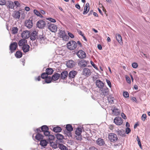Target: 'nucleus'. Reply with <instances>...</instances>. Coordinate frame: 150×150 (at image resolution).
<instances>
[{"label": "nucleus", "mask_w": 150, "mask_h": 150, "mask_svg": "<svg viewBox=\"0 0 150 150\" xmlns=\"http://www.w3.org/2000/svg\"><path fill=\"white\" fill-rule=\"evenodd\" d=\"M33 12L34 13L38 16H40V17L42 16V15H41L40 13L37 10H34Z\"/></svg>", "instance_id": "a18cd8bd"}, {"label": "nucleus", "mask_w": 150, "mask_h": 150, "mask_svg": "<svg viewBox=\"0 0 150 150\" xmlns=\"http://www.w3.org/2000/svg\"><path fill=\"white\" fill-rule=\"evenodd\" d=\"M48 75L46 73H43L41 75V77L42 79H46L48 77Z\"/></svg>", "instance_id": "49530a36"}, {"label": "nucleus", "mask_w": 150, "mask_h": 150, "mask_svg": "<svg viewBox=\"0 0 150 150\" xmlns=\"http://www.w3.org/2000/svg\"><path fill=\"white\" fill-rule=\"evenodd\" d=\"M58 147L61 150H68L67 148L62 144H59Z\"/></svg>", "instance_id": "2f4dec72"}, {"label": "nucleus", "mask_w": 150, "mask_h": 150, "mask_svg": "<svg viewBox=\"0 0 150 150\" xmlns=\"http://www.w3.org/2000/svg\"><path fill=\"white\" fill-rule=\"evenodd\" d=\"M97 144L99 146L103 145L105 144V142L103 139L99 138L96 141Z\"/></svg>", "instance_id": "aec40b11"}, {"label": "nucleus", "mask_w": 150, "mask_h": 150, "mask_svg": "<svg viewBox=\"0 0 150 150\" xmlns=\"http://www.w3.org/2000/svg\"><path fill=\"white\" fill-rule=\"evenodd\" d=\"M50 146L54 149H56L58 147L57 144L55 142L50 141Z\"/></svg>", "instance_id": "c85d7f7f"}, {"label": "nucleus", "mask_w": 150, "mask_h": 150, "mask_svg": "<svg viewBox=\"0 0 150 150\" xmlns=\"http://www.w3.org/2000/svg\"><path fill=\"white\" fill-rule=\"evenodd\" d=\"M100 95L104 97L107 96L108 93L109 91L108 88L106 87H104L100 89Z\"/></svg>", "instance_id": "7ed1b4c3"}, {"label": "nucleus", "mask_w": 150, "mask_h": 150, "mask_svg": "<svg viewBox=\"0 0 150 150\" xmlns=\"http://www.w3.org/2000/svg\"><path fill=\"white\" fill-rule=\"evenodd\" d=\"M91 63L92 65L93 66V67L96 69H97V67L94 64L93 62L92 61H91Z\"/></svg>", "instance_id": "4d7b16f0"}, {"label": "nucleus", "mask_w": 150, "mask_h": 150, "mask_svg": "<svg viewBox=\"0 0 150 150\" xmlns=\"http://www.w3.org/2000/svg\"><path fill=\"white\" fill-rule=\"evenodd\" d=\"M98 48L100 50H101L102 49V47L101 45H100L99 44L98 45Z\"/></svg>", "instance_id": "338daca9"}, {"label": "nucleus", "mask_w": 150, "mask_h": 150, "mask_svg": "<svg viewBox=\"0 0 150 150\" xmlns=\"http://www.w3.org/2000/svg\"><path fill=\"white\" fill-rule=\"evenodd\" d=\"M132 66L133 68H136L138 67V64L136 63H134L132 64Z\"/></svg>", "instance_id": "5fc2aeb1"}, {"label": "nucleus", "mask_w": 150, "mask_h": 150, "mask_svg": "<svg viewBox=\"0 0 150 150\" xmlns=\"http://www.w3.org/2000/svg\"><path fill=\"white\" fill-rule=\"evenodd\" d=\"M14 3L15 5L17 7H18L20 6V4L19 3V2L17 1H14Z\"/></svg>", "instance_id": "13d9d810"}, {"label": "nucleus", "mask_w": 150, "mask_h": 150, "mask_svg": "<svg viewBox=\"0 0 150 150\" xmlns=\"http://www.w3.org/2000/svg\"><path fill=\"white\" fill-rule=\"evenodd\" d=\"M48 28L50 31L53 32H55L57 30V26L53 24L49 25Z\"/></svg>", "instance_id": "6e6552de"}, {"label": "nucleus", "mask_w": 150, "mask_h": 150, "mask_svg": "<svg viewBox=\"0 0 150 150\" xmlns=\"http://www.w3.org/2000/svg\"><path fill=\"white\" fill-rule=\"evenodd\" d=\"M82 132V129L81 128H78L76 129L75 134L78 136H80L81 135Z\"/></svg>", "instance_id": "c756f323"}, {"label": "nucleus", "mask_w": 150, "mask_h": 150, "mask_svg": "<svg viewBox=\"0 0 150 150\" xmlns=\"http://www.w3.org/2000/svg\"><path fill=\"white\" fill-rule=\"evenodd\" d=\"M114 122L117 125H120L123 122L122 119L120 117H117L115 118Z\"/></svg>", "instance_id": "20e7f679"}, {"label": "nucleus", "mask_w": 150, "mask_h": 150, "mask_svg": "<svg viewBox=\"0 0 150 150\" xmlns=\"http://www.w3.org/2000/svg\"><path fill=\"white\" fill-rule=\"evenodd\" d=\"M114 98L110 96H109L108 97V100L109 103H114Z\"/></svg>", "instance_id": "ea45409f"}, {"label": "nucleus", "mask_w": 150, "mask_h": 150, "mask_svg": "<svg viewBox=\"0 0 150 150\" xmlns=\"http://www.w3.org/2000/svg\"><path fill=\"white\" fill-rule=\"evenodd\" d=\"M6 2L5 0H0V5H3L5 4Z\"/></svg>", "instance_id": "864d4df0"}, {"label": "nucleus", "mask_w": 150, "mask_h": 150, "mask_svg": "<svg viewBox=\"0 0 150 150\" xmlns=\"http://www.w3.org/2000/svg\"><path fill=\"white\" fill-rule=\"evenodd\" d=\"M37 32L36 31H33L30 36V39L32 40H35L37 38Z\"/></svg>", "instance_id": "a211bd4d"}, {"label": "nucleus", "mask_w": 150, "mask_h": 150, "mask_svg": "<svg viewBox=\"0 0 150 150\" xmlns=\"http://www.w3.org/2000/svg\"><path fill=\"white\" fill-rule=\"evenodd\" d=\"M123 95L124 96L125 98H128L129 97V94L127 92H124L123 93Z\"/></svg>", "instance_id": "de8ad7c7"}, {"label": "nucleus", "mask_w": 150, "mask_h": 150, "mask_svg": "<svg viewBox=\"0 0 150 150\" xmlns=\"http://www.w3.org/2000/svg\"><path fill=\"white\" fill-rule=\"evenodd\" d=\"M27 42V40L23 39L20 40L18 42V44L19 46H23L24 45H26Z\"/></svg>", "instance_id": "a878e982"}, {"label": "nucleus", "mask_w": 150, "mask_h": 150, "mask_svg": "<svg viewBox=\"0 0 150 150\" xmlns=\"http://www.w3.org/2000/svg\"><path fill=\"white\" fill-rule=\"evenodd\" d=\"M126 79L127 82L128 83H130L131 82V81L130 79V78H129V77L128 76H126Z\"/></svg>", "instance_id": "6e6d98bb"}, {"label": "nucleus", "mask_w": 150, "mask_h": 150, "mask_svg": "<svg viewBox=\"0 0 150 150\" xmlns=\"http://www.w3.org/2000/svg\"><path fill=\"white\" fill-rule=\"evenodd\" d=\"M18 29L17 27H13L12 28V33L15 34L17 33Z\"/></svg>", "instance_id": "58836bf2"}, {"label": "nucleus", "mask_w": 150, "mask_h": 150, "mask_svg": "<svg viewBox=\"0 0 150 150\" xmlns=\"http://www.w3.org/2000/svg\"><path fill=\"white\" fill-rule=\"evenodd\" d=\"M30 33V32L29 31H24L22 33L21 36L23 39H27L29 37Z\"/></svg>", "instance_id": "0eeeda50"}, {"label": "nucleus", "mask_w": 150, "mask_h": 150, "mask_svg": "<svg viewBox=\"0 0 150 150\" xmlns=\"http://www.w3.org/2000/svg\"><path fill=\"white\" fill-rule=\"evenodd\" d=\"M59 34L60 35V37L62 38L65 41L68 40V37L67 35H66L64 31L61 30L59 32Z\"/></svg>", "instance_id": "4468645a"}, {"label": "nucleus", "mask_w": 150, "mask_h": 150, "mask_svg": "<svg viewBox=\"0 0 150 150\" xmlns=\"http://www.w3.org/2000/svg\"><path fill=\"white\" fill-rule=\"evenodd\" d=\"M53 71V70L51 68H47L46 70V72L48 75L52 74Z\"/></svg>", "instance_id": "c9c22d12"}, {"label": "nucleus", "mask_w": 150, "mask_h": 150, "mask_svg": "<svg viewBox=\"0 0 150 150\" xmlns=\"http://www.w3.org/2000/svg\"><path fill=\"white\" fill-rule=\"evenodd\" d=\"M78 65L81 67H85L86 66L87 63L84 60H82L78 62Z\"/></svg>", "instance_id": "6ab92c4d"}, {"label": "nucleus", "mask_w": 150, "mask_h": 150, "mask_svg": "<svg viewBox=\"0 0 150 150\" xmlns=\"http://www.w3.org/2000/svg\"><path fill=\"white\" fill-rule=\"evenodd\" d=\"M117 40L118 42L120 44L122 45L123 43L122 38L121 36L119 34H116L115 35Z\"/></svg>", "instance_id": "412c9836"}, {"label": "nucleus", "mask_w": 150, "mask_h": 150, "mask_svg": "<svg viewBox=\"0 0 150 150\" xmlns=\"http://www.w3.org/2000/svg\"><path fill=\"white\" fill-rule=\"evenodd\" d=\"M30 46L28 45H24L22 47V50L24 52H27L29 51Z\"/></svg>", "instance_id": "5701e85b"}, {"label": "nucleus", "mask_w": 150, "mask_h": 150, "mask_svg": "<svg viewBox=\"0 0 150 150\" xmlns=\"http://www.w3.org/2000/svg\"><path fill=\"white\" fill-rule=\"evenodd\" d=\"M47 20L53 23L55 22L56 21L54 19L51 18H48Z\"/></svg>", "instance_id": "3c124183"}, {"label": "nucleus", "mask_w": 150, "mask_h": 150, "mask_svg": "<svg viewBox=\"0 0 150 150\" xmlns=\"http://www.w3.org/2000/svg\"><path fill=\"white\" fill-rule=\"evenodd\" d=\"M48 127L46 125L42 126L41 128V129L43 132L45 131L48 130Z\"/></svg>", "instance_id": "a19ab883"}, {"label": "nucleus", "mask_w": 150, "mask_h": 150, "mask_svg": "<svg viewBox=\"0 0 150 150\" xmlns=\"http://www.w3.org/2000/svg\"><path fill=\"white\" fill-rule=\"evenodd\" d=\"M146 117V115L145 114H144L142 116V119L143 121H144Z\"/></svg>", "instance_id": "603ef678"}, {"label": "nucleus", "mask_w": 150, "mask_h": 150, "mask_svg": "<svg viewBox=\"0 0 150 150\" xmlns=\"http://www.w3.org/2000/svg\"><path fill=\"white\" fill-rule=\"evenodd\" d=\"M71 131H69L67 130H65L64 131V133L67 136L69 137L71 136Z\"/></svg>", "instance_id": "c03bdc74"}, {"label": "nucleus", "mask_w": 150, "mask_h": 150, "mask_svg": "<svg viewBox=\"0 0 150 150\" xmlns=\"http://www.w3.org/2000/svg\"><path fill=\"white\" fill-rule=\"evenodd\" d=\"M125 132L126 134H128L131 132V130L129 128H127L126 129Z\"/></svg>", "instance_id": "bf43d9fd"}, {"label": "nucleus", "mask_w": 150, "mask_h": 150, "mask_svg": "<svg viewBox=\"0 0 150 150\" xmlns=\"http://www.w3.org/2000/svg\"><path fill=\"white\" fill-rule=\"evenodd\" d=\"M56 136L57 139L59 140H62L64 138V136L62 135L57 133L56 134Z\"/></svg>", "instance_id": "72a5a7b5"}, {"label": "nucleus", "mask_w": 150, "mask_h": 150, "mask_svg": "<svg viewBox=\"0 0 150 150\" xmlns=\"http://www.w3.org/2000/svg\"><path fill=\"white\" fill-rule=\"evenodd\" d=\"M45 25V22L43 20L39 21L37 23V26L38 27L42 28Z\"/></svg>", "instance_id": "9d476101"}, {"label": "nucleus", "mask_w": 150, "mask_h": 150, "mask_svg": "<svg viewBox=\"0 0 150 150\" xmlns=\"http://www.w3.org/2000/svg\"><path fill=\"white\" fill-rule=\"evenodd\" d=\"M76 54L78 57L80 59H84L86 57V54L85 52L82 50H80Z\"/></svg>", "instance_id": "39448f33"}, {"label": "nucleus", "mask_w": 150, "mask_h": 150, "mask_svg": "<svg viewBox=\"0 0 150 150\" xmlns=\"http://www.w3.org/2000/svg\"><path fill=\"white\" fill-rule=\"evenodd\" d=\"M121 116L124 119H125L126 118V116L125 114L123 113H122L121 114Z\"/></svg>", "instance_id": "0e129e2a"}, {"label": "nucleus", "mask_w": 150, "mask_h": 150, "mask_svg": "<svg viewBox=\"0 0 150 150\" xmlns=\"http://www.w3.org/2000/svg\"><path fill=\"white\" fill-rule=\"evenodd\" d=\"M89 150H98L97 149L94 147H91L89 149Z\"/></svg>", "instance_id": "e2e57ef3"}, {"label": "nucleus", "mask_w": 150, "mask_h": 150, "mask_svg": "<svg viewBox=\"0 0 150 150\" xmlns=\"http://www.w3.org/2000/svg\"><path fill=\"white\" fill-rule=\"evenodd\" d=\"M39 39L41 43H45L47 40V39L43 35H40L39 36Z\"/></svg>", "instance_id": "393cba45"}, {"label": "nucleus", "mask_w": 150, "mask_h": 150, "mask_svg": "<svg viewBox=\"0 0 150 150\" xmlns=\"http://www.w3.org/2000/svg\"><path fill=\"white\" fill-rule=\"evenodd\" d=\"M44 135L46 136H48L50 134V133L48 130L43 132Z\"/></svg>", "instance_id": "09e8293b"}, {"label": "nucleus", "mask_w": 150, "mask_h": 150, "mask_svg": "<svg viewBox=\"0 0 150 150\" xmlns=\"http://www.w3.org/2000/svg\"><path fill=\"white\" fill-rule=\"evenodd\" d=\"M67 46L68 49L72 50L76 49L77 44L75 41H70L67 44Z\"/></svg>", "instance_id": "f257e3e1"}, {"label": "nucleus", "mask_w": 150, "mask_h": 150, "mask_svg": "<svg viewBox=\"0 0 150 150\" xmlns=\"http://www.w3.org/2000/svg\"><path fill=\"white\" fill-rule=\"evenodd\" d=\"M76 64V63L72 60H69L67 63V66L69 68H72L74 67Z\"/></svg>", "instance_id": "f8f14e48"}, {"label": "nucleus", "mask_w": 150, "mask_h": 150, "mask_svg": "<svg viewBox=\"0 0 150 150\" xmlns=\"http://www.w3.org/2000/svg\"><path fill=\"white\" fill-rule=\"evenodd\" d=\"M68 76V72L64 71H62L60 74V78L62 79H65L67 76Z\"/></svg>", "instance_id": "dca6fc26"}, {"label": "nucleus", "mask_w": 150, "mask_h": 150, "mask_svg": "<svg viewBox=\"0 0 150 150\" xmlns=\"http://www.w3.org/2000/svg\"><path fill=\"white\" fill-rule=\"evenodd\" d=\"M35 137L36 139L38 140H40L43 139V136L41 134L38 133L36 134Z\"/></svg>", "instance_id": "cd10ccee"}, {"label": "nucleus", "mask_w": 150, "mask_h": 150, "mask_svg": "<svg viewBox=\"0 0 150 150\" xmlns=\"http://www.w3.org/2000/svg\"><path fill=\"white\" fill-rule=\"evenodd\" d=\"M106 81L108 85L110 87L111 86V84L110 81L109 80L107 79H106Z\"/></svg>", "instance_id": "680f3d73"}, {"label": "nucleus", "mask_w": 150, "mask_h": 150, "mask_svg": "<svg viewBox=\"0 0 150 150\" xmlns=\"http://www.w3.org/2000/svg\"><path fill=\"white\" fill-rule=\"evenodd\" d=\"M75 7L79 9L80 8V6L78 4H76L75 5Z\"/></svg>", "instance_id": "69168bd1"}, {"label": "nucleus", "mask_w": 150, "mask_h": 150, "mask_svg": "<svg viewBox=\"0 0 150 150\" xmlns=\"http://www.w3.org/2000/svg\"><path fill=\"white\" fill-rule=\"evenodd\" d=\"M91 72L88 68H85L83 70V74L85 76L88 77L91 74Z\"/></svg>", "instance_id": "9b49d317"}, {"label": "nucleus", "mask_w": 150, "mask_h": 150, "mask_svg": "<svg viewBox=\"0 0 150 150\" xmlns=\"http://www.w3.org/2000/svg\"><path fill=\"white\" fill-rule=\"evenodd\" d=\"M52 80V77L51 78L50 76L47 77L45 79V82L47 83H50L51 82Z\"/></svg>", "instance_id": "37998d69"}, {"label": "nucleus", "mask_w": 150, "mask_h": 150, "mask_svg": "<svg viewBox=\"0 0 150 150\" xmlns=\"http://www.w3.org/2000/svg\"><path fill=\"white\" fill-rule=\"evenodd\" d=\"M8 6L9 8H13L14 7V3L12 1H9L8 2Z\"/></svg>", "instance_id": "79ce46f5"}, {"label": "nucleus", "mask_w": 150, "mask_h": 150, "mask_svg": "<svg viewBox=\"0 0 150 150\" xmlns=\"http://www.w3.org/2000/svg\"><path fill=\"white\" fill-rule=\"evenodd\" d=\"M25 9L26 11H28L30 10V8L29 7L27 6L25 7Z\"/></svg>", "instance_id": "774afa93"}, {"label": "nucleus", "mask_w": 150, "mask_h": 150, "mask_svg": "<svg viewBox=\"0 0 150 150\" xmlns=\"http://www.w3.org/2000/svg\"><path fill=\"white\" fill-rule=\"evenodd\" d=\"M33 23L32 20H26L25 22V25L28 28H31L33 26Z\"/></svg>", "instance_id": "ddd939ff"}, {"label": "nucleus", "mask_w": 150, "mask_h": 150, "mask_svg": "<svg viewBox=\"0 0 150 150\" xmlns=\"http://www.w3.org/2000/svg\"><path fill=\"white\" fill-rule=\"evenodd\" d=\"M77 74V72L75 70H72L70 71L68 74V77L69 79H74Z\"/></svg>", "instance_id": "1a4fd4ad"}, {"label": "nucleus", "mask_w": 150, "mask_h": 150, "mask_svg": "<svg viewBox=\"0 0 150 150\" xmlns=\"http://www.w3.org/2000/svg\"><path fill=\"white\" fill-rule=\"evenodd\" d=\"M68 34L69 36L71 38H73L74 37V35L71 33L68 32Z\"/></svg>", "instance_id": "052dcab7"}, {"label": "nucleus", "mask_w": 150, "mask_h": 150, "mask_svg": "<svg viewBox=\"0 0 150 150\" xmlns=\"http://www.w3.org/2000/svg\"><path fill=\"white\" fill-rule=\"evenodd\" d=\"M96 83L97 86L100 89L104 87V83L100 80H97L96 81Z\"/></svg>", "instance_id": "2eb2a0df"}, {"label": "nucleus", "mask_w": 150, "mask_h": 150, "mask_svg": "<svg viewBox=\"0 0 150 150\" xmlns=\"http://www.w3.org/2000/svg\"><path fill=\"white\" fill-rule=\"evenodd\" d=\"M108 138L110 142H116L118 139L116 134L113 133H110L109 134Z\"/></svg>", "instance_id": "f03ea898"}, {"label": "nucleus", "mask_w": 150, "mask_h": 150, "mask_svg": "<svg viewBox=\"0 0 150 150\" xmlns=\"http://www.w3.org/2000/svg\"><path fill=\"white\" fill-rule=\"evenodd\" d=\"M66 130L69 131H72L73 130V128L71 125L70 124H68L66 125Z\"/></svg>", "instance_id": "4c0bfd02"}, {"label": "nucleus", "mask_w": 150, "mask_h": 150, "mask_svg": "<svg viewBox=\"0 0 150 150\" xmlns=\"http://www.w3.org/2000/svg\"><path fill=\"white\" fill-rule=\"evenodd\" d=\"M48 137L49 139L50 140H52L54 139V137L52 135L50 134Z\"/></svg>", "instance_id": "8fccbe9b"}, {"label": "nucleus", "mask_w": 150, "mask_h": 150, "mask_svg": "<svg viewBox=\"0 0 150 150\" xmlns=\"http://www.w3.org/2000/svg\"><path fill=\"white\" fill-rule=\"evenodd\" d=\"M114 115L116 116L120 114V110L114 108L112 110Z\"/></svg>", "instance_id": "7c9ffc66"}, {"label": "nucleus", "mask_w": 150, "mask_h": 150, "mask_svg": "<svg viewBox=\"0 0 150 150\" xmlns=\"http://www.w3.org/2000/svg\"><path fill=\"white\" fill-rule=\"evenodd\" d=\"M115 132L118 135L122 137H125V132L123 129L119 130L118 129L115 131Z\"/></svg>", "instance_id": "f3484780"}, {"label": "nucleus", "mask_w": 150, "mask_h": 150, "mask_svg": "<svg viewBox=\"0 0 150 150\" xmlns=\"http://www.w3.org/2000/svg\"><path fill=\"white\" fill-rule=\"evenodd\" d=\"M15 56L17 58H20L22 56V53L19 51H17L16 53Z\"/></svg>", "instance_id": "e433bc0d"}, {"label": "nucleus", "mask_w": 150, "mask_h": 150, "mask_svg": "<svg viewBox=\"0 0 150 150\" xmlns=\"http://www.w3.org/2000/svg\"><path fill=\"white\" fill-rule=\"evenodd\" d=\"M60 74L56 73L54 74L52 76V79L54 81H55L57 80L60 77Z\"/></svg>", "instance_id": "b1692460"}, {"label": "nucleus", "mask_w": 150, "mask_h": 150, "mask_svg": "<svg viewBox=\"0 0 150 150\" xmlns=\"http://www.w3.org/2000/svg\"><path fill=\"white\" fill-rule=\"evenodd\" d=\"M53 131L56 132H60L62 131V128L59 127L57 126L53 128Z\"/></svg>", "instance_id": "473e14b6"}, {"label": "nucleus", "mask_w": 150, "mask_h": 150, "mask_svg": "<svg viewBox=\"0 0 150 150\" xmlns=\"http://www.w3.org/2000/svg\"><path fill=\"white\" fill-rule=\"evenodd\" d=\"M14 17L16 18H19L20 16V13L19 11H15Z\"/></svg>", "instance_id": "f704fd0d"}, {"label": "nucleus", "mask_w": 150, "mask_h": 150, "mask_svg": "<svg viewBox=\"0 0 150 150\" xmlns=\"http://www.w3.org/2000/svg\"><path fill=\"white\" fill-rule=\"evenodd\" d=\"M47 143L48 142L46 140L42 139L40 141V144L42 146L45 147L47 145Z\"/></svg>", "instance_id": "bb28decb"}, {"label": "nucleus", "mask_w": 150, "mask_h": 150, "mask_svg": "<svg viewBox=\"0 0 150 150\" xmlns=\"http://www.w3.org/2000/svg\"><path fill=\"white\" fill-rule=\"evenodd\" d=\"M17 46V43L16 42H13L10 44L9 47L11 53H13L15 51Z\"/></svg>", "instance_id": "423d86ee"}, {"label": "nucleus", "mask_w": 150, "mask_h": 150, "mask_svg": "<svg viewBox=\"0 0 150 150\" xmlns=\"http://www.w3.org/2000/svg\"><path fill=\"white\" fill-rule=\"evenodd\" d=\"M89 4L88 3H87L84 7V11L83 13V14H86L88 12L89 10Z\"/></svg>", "instance_id": "4be33fe9"}]
</instances>
